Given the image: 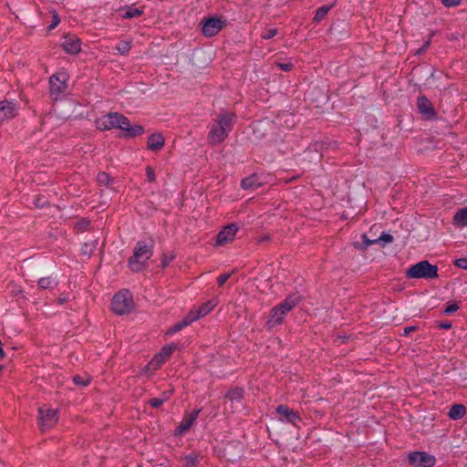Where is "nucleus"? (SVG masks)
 Listing matches in <instances>:
<instances>
[{
	"label": "nucleus",
	"mask_w": 467,
	"mask_h": 467,
	"mask_svg": "<svg viewBox=\"0 0 467 467\" xmlns=\"http://www.w3.org/2000/svg\"><path fill=\"white\" fill-rule=\"evenodd\" d=\"M33 204L36 208H44V207H49L50 202L47 197H46L43 194H36L34 197Z\"/></svg>",
	"instance_id": "nucleus-34"
},
{
	"label": "nucleus",
	"mask_w": 467,
	"mask_h": 467,
	"mask_svg": "<svg viewBox=\"0 0 467 467\" xmlns=\"http://www.w3.org/2000/svg\"><path fill=\"white\" fill-rule=\"evenodd\" d=\"M418 329H419V327H416V326H410V327H406L403 329L402 336H404V337H408L411 332L417 331Z\"/></svg>",
	"instance_id": "nucleus-49"
},
{
	"label": "nucleus",
	"mask_w": 467,
	"mask_h": 467,
	"mask_svg": "<svg viewBox=\"0 0 467 467\" xmlns=\"http://www.w3.org/2000/svg\"><path fill=\"white\" fill-rule=\"evenodd\" d=\"M336 5V3H333L329 5H322L318 7L316 11L315 16L313 18V22L319 23L325 19L327 16L330 9H332Z\"/></svg>",
	"instance_id": "nucleus-28"
},
{
	"label": "nucleus",
	"mask_w": 467,
	"mask_h": 467,
	"mask_svg": "<svg viewBox=\"0 0 467 467\" xmlns=\"http://www.w3.org/2000/svg\"><path fill=\"white\" fill-rule=\"evenodd\" d=\"M124 120H127V117L123 114L110 112L98 119L96 120V127L99 130H109L111 129L121 130L123 124H127Z\"/></svg>",
	"instance_id": "nucleus-7"
},
{
	"label": "nucleus",
	"mask_w": 467,
	"mask_h": 467,
	"mask_svg": "<svg viewBox=\"0 0 467 467\" xmlns=\"http://www.w3.org/2000/svg\"><path fill=\"white\" fill-rule=\"evenodd\" d=\"M58 420V411L54 409H38L37 424L42 431L53 428Z\"/></svg>",
	"instance_id": "nucleus-10"
},
{
	"label": "nucleus",
	"mask_w": 467,
	"mask_h": 467,
	"mask_svg": "<svg viewBox=\"0 0 467 467\" xmlns=\"http://www.w3.org/2000/svg\"><path fill=\"white\" fill-rule=\"evenodd\" d=\"M144 14V7L137 8L134 6H127L125 9V13L122 15V17L125 19H131L134 17H139Z\"/></svg>",
	"instance_id": "nucleus-31"
},
{
	"label": "nucleus",
	"mask_w": 467,
	"mask_h": 467,
	"mask_svg": "<svg viewBox=\"0 0 467 467\" xmlns=\"http://www.w3.org/2000/svg\"><path fill=\"white\" fill-rule=\"evenodd\" d=\"M377 241H379V244L381 247H385L387 244H390L394 241L393 236L390 234H388L386 232H382L379 238H377Z\"/></svg>",
	"instance_id": "nucleus-38"
},
{
	"label": "nucleus",
	"mask_w": 467,
	"mask_h": 467,
	"mask_svg": "<svg viewBox=\"0 0 467 467\" xmlns=\"http://www.w3.org/2000/svg\"><path fill=\"white\" fill-rule=\"evenodd\" d=\"M67 301V297H58L56 302L57 305H63Z\"/></svg>",
	"instance_id": "nucleus-53"
},
{
	"label": "nucleus",
	"mask_w": 467,
	"mask_h": 467,
	"mask_svg": "<svg viewBox=\"0 0 467 467\" xmlns=\"http://www.w3.org/2000/svg\"><path fill=\"white\" fill-rule=\"evenodd\" d=\"M201 410V409H197L193 410L192 412H186L183 415L182 420L175 429V435H182L185 433L197 420Z\"/></svg>",
	"instance_id": "nucleus-16"
},
{
	"label": "nucleus",
	"mask_w": 467,
	"mask_h": 467,
	"mask_svg": "<svg viewBox=\"0 0 467 467\" xmlns=\"http://www.w3.org/2000/svg\"><path fill=\"white\" fill-rule=\"evenodd\" d=\"M59 23H60V17L57 13H55L52 16L51 24L47 26L48 31L54 29L56 26H57V25Z\"/></svg>",
	"instance_id": "nucleus-46"
},
{
	"label": "nucleus",
	"mask_w": 467,
	"mask_h": 467,
	"mask_svg": "<svg viewBox=\"0 0 467 467\" xmlns=\"http://www.w3.org/2000/svg\"><path fill=\"white\" fill-rule=\"evenodd\" d=\"M269 240H270V236L265 234V235L259 236L257 238L256 242H257V244H263V243L267 242Z\"/></svg>",
	"instance_id": "nucleus-50"
},
{
	"label": "nucleus",
	"mask_w": 467,
	"mask_h": 467,
	"mask_svg": "<svg viewBox=\"0 0 467 467\" xmlns=\"http://www.w3.org/2000/svg\"><path fill=\"white\" fill-rule=\"evenodd\" d=\"M302 300V296L298 293L288 295L281 303L274 306L266 322L267 328L271 329L281 325L288 312L293 310Z\"/></svg>",
	"instance_id": "nucleus-3"
},
{
	"label": "nucleus",
	"mask_w": 467,
	"mask_h": 467,
	"mask_svg": "<svg viewBox=\"0 0 467 467\" xmlns=\"http://www.w3.org/2000/svg\"><path fill=\"white\" fill-rule=\"evenodd\" d=\"M454 265L458 268L467 270V258L466 257H461L454 261Z\"/></svg>",
	"instance_id": "nucleus-44"
},
{
	"label": "nucleus",
	"mask_w": 467,
	"mask_h": 467,
	"mask_svg": "<svg viewBox=\"0 0 467 467\" xmlns=\"http://www.w3.org/2000/svg\"><path fill=\"white\" fill-rule=\"evenodd\" d=\"M145 170H146V176H147L148 182L150 183L155 182H156V174H155L154 169L151 166L148 165Z\"/></svg>",
	"instance_id": "nucleus-41"
},
{
	"label": "nucleus",
	"mask_w": 467,
	"mask_h": 467,
	"mask_svg": "<svg viewBox=\"0 0 467 467\" xmlns=\"http://www.w3.org/2000/svg\"><path fill=\"white\" fill-rule=\"evenodd\" d=\"M431 44V38L430 37L427 41L424 42V44L421 46V47L423 48V50H425V52L428 50V48L430 47Z\"/></svg>",
	"instance_id": "nucleus-51"
},
{
	"label": "nucleus",
	"mask_w": 467,
	"mask_h": 467,
	"mask_svg": "<svg viewBox=\"0 0 467 467\" xmlns=\"http://www.w3.org/2000/svg\"><path fill=\"white\" fill-rule=\"evenodd\" d=\"M425 53V50L420 47L416 52L415 55L420 56Z\"/></svg>",
	"instance_id": "nucleus-54"
},
{
	"label": "nucleus",
	"mask_w": 467,
	"mask_h": 467,
	"mask_svg": "<svg viewBox=\"0 0 467 467\" xmlns=\"http://www.w3.org/2000/svg\"><path fill=\"white\" fill-rule=\"evenodd\" d=\"M262 184L260 177L255 173L247 176L241 181V187L244 190L254 191L262 186Z\"/></svg>",
	"instance_id": "nucleus-21"
},
{
	"label": "nucleus",
	"mask_w": 467,
	"mask_h": 467,
	"mask_svg": "<svg viewBox=\"0 0 467 467\" xmlns=\"http://www.w3.org/2000/svg\"><path fill=\"white\" fill-rule=\"evenodd\" d=\"M431 44V38L430 37L427 41L424 42V44L421 46V47L423 48V50H425V52L428 50V48L430 47Z\"/></svg>",
	"instance_id": "nucleus-52"
},
{
	"label": "nucleus",
	"mask_w": 467,
	"mask_h": 467,
	"mask_svg": "<svg viewBox=\"0 0 467 467\" xmlns=\"http://www.w3.org/2000/svg\"><path fill=\"white\" fill-rule=\"evenodd\" d=\"M465 414H466V407L463 404L456 403L451 407V409L448 412V417L451 420H462L465 416Z\"/></svg>",
	"instance_id": "nucleus-23"
},
{
	"label": "nucleus",
	"mask_w": 467,
	"mask_h": 467,
	"mask_svg": "<svg viewBox=\"0 0 467 467\" xmlns=\"http://www.w3.org/2000/svg\"><path fill=\"white\" fill-rule=\"evenodd\" d=\"M441 2L446 7H455L461 4L462 0H441Z\"/></svg>",
	"instance_id": "nucleus-47"
},
{
	"label": "nucleus",
	"mask_w": 467,
	"mask_h": 467,
	"mask_svg": "<svg viewBox=\"0 0 467 467\" xmlns=\"http://www.w3.org/2000/svg\"><path fill=\"white\" fill-rule=\"evenodd\" d=\"M127 124H123V130L125 133L123 134L124 138H135L144 133V127L137 124L134 126L130 125V119L127 118V120H124Z\"/></svg>",
	"instance_id": "nucleus-20"
},
{
	"label": "nucleus",
	"mask_w": 467,
	"mask_h": 467,
	"mask_svg": "<svg viewBox=\"0 0 467 467\" xmlns=\"http://www.w3.org/2000/svg\"><path fill=\"white\" fill-rule=\"evenodd\" d=\"M236 120V114L232 111L221 109L216 119L210 124L207 140L211 145L223 143L233 130Z\"/></svg>",
	"instance_id": "nucleus-1"
},
{
	"label": "nucleus",
	"mask_w": 467,
	"mask_h": 467,
	"mask_svg": "<svg viewBox=\"0 0 467 467\" xmlns=\"http://www.w3.org/2000/svg\"><path fill=\"white\" fill-rule=\"evenodd\" d=\"M165 139L161 133H152L148 137L147 149L151 151L161 150L164 147Z\"/></svg>",
	"instance_id": "nucleus-19"
},
{
	"label": "nucleus",
	"mask_w": 467,
	"mask_h": 467,
	"mask_svg": "<svg viewBox=\"0 0 467 467\" xmlns=\"http://www.w3.org/2000/svg\"><path fill=\"white\" fill-rule=\"evenodd\" d=\"M201 24L202 35L206 37H212L226 26L227 21L218 16H208L204 17Z\"/></svg>",
	"instance_id": "nucleus-9"
},
{
	"label": "nucleus",
	"mask_w": 467,
	"mask_h": 467,
	"mask_svg": "<svg viewBox=\"0 0 467 467\" xmlns=\"http://www.w3.org/2000/svg\"><path fill=\"white\" fill-rule=\"evenodd\" d=\"M69 75L65 69H62L49 78L50 96L57 99L67 88Z\"/></svg>",
	"instance_id": "nucleus-8"
},
{
	"label": "nucleus",
	"mask_w": 467,
	"mask_h": 467,
	"mask_svg": "<svg viewBox=\"0 0 467 467\" xmlns=\"http://www.w3.org/2000/svg\"><path fill=\"white\" fill-rule=\"evenodd\" d=\"M98 240L84 243L81 247V254L83 255L90 257L93 254L94 251L96 250Z\"/></svg>",
	"instance_id": "nucleus-32"
},
{
	"label": "nucleus",
	"mask_w": 467,
	"mask_h": 467,
	"mask_svg": "<svg viewBox=\"0 0 467 467\" xmlns=\"http://www.w3.org/2000/svg\"><path fill=\"white\" fill-rule=\"evenodd\" d=\"M231 277V273H224L217 277V284L219 286H223L227 280Z\"/></svg>",
	"instance_id": "nucleus-45"
},
{
	"label": "nucleus",
	"mask_w": 467,
	"mask_h": 467,
	"mask_svg": "<svg viewBox=\"0 0 467 467\" xmlns=\"http://www.w3.org/2000/svg\"><path fill=\"white\" fill-rule=\"evenodd\" d=\"M72 380L76 386H79V387H87L91 382V379L89 377H87L86 379H84L83 377H81L78 374L75 375L73 377Z\"/></svg>",
	"instance_id": "nucleus-40"
},
{
	"label": "nucleus",
	"mask_w": 467,
	"mask_h": 467,
	"mask_svg": "<svg viewBox=\"0 0 467 467\" xmlns=\"http://www.w3.org/2000/svg\"><path fill=\"white\" fill-rule=\"evenodd\" d=\"M440 329H450L451 328V322L450 321H439L436 326Z\"/></svg>",
	"instance_id": "nucleus-48"
},
{
	"label": "nucleus",
	"mask_w": 467,
	"mask_h": 467,
	"mask_svg": "<svg viewBox=\"0 0 467 467\" xmlns=\"http://www.w3.org/2000/svg\"><path fill=\"white\" fill-rule=\"evenodd\" d=\"M277 34V29L276 28H268V29H265L261 36L264 38V39H271L273 38L275 35Z\"/></svg>",
	"instance_id": "nucleus-42"
},
{
	"label": "nucleus",
	"mask_w": 467,
	"mask_h": 467,
	"mask_svg": "<svg viewBox=\"0 0 467 467\" xmlns=\"http://www.w3.org/2000/svg\"><path fill=\"white\" fill-rule=\"evenodd\" d=\"M91 222L88 218H80L74 224V230L77 233H84L90 228Z\"/></svg>",
	"instance_id": "nucleus-33"
},
{
	"label": "nucleus",
	"mask_w": 467,
	"mask_h": 467,
	"mask_svg": "<svg viewBox=\"0 0 467 467\" xmlns=\"http://www.w3.org/2000/svg\"><path fill=\"white\" fill-rule=\"evenodd\" d=\"M195 320L193 317V314H190V312H189L187 314V316L182 320H181L180 322H177L176 324H174L172 327H171L168 329L167 335H173V334L182 330L183 328H185L186 327H188Z\"/></svg>",
	"instance_id": "nucleus-22"
},
{
	"label": "nucleus",
	"mask_w": 467,
	"mask_h": 467,
	"mask_svg": "<svg viewBox=\"0 0 467 467\" xmlns=\"http://www.w3.org/2000/svg\"><path fill=\"white\" fill-rule=\"evenodd\" d=\"M244 397V389L242 387H234L230 389L226 394L225 398L231 401L241 402Z\"/></svg>",
	"instance_id": "nucleus-24"
},
{
	"label": "nucleus",
	"mask_w": 467,
	"mask_h": 467,
	"mask_svg": "<svg viewBox=\"0 0 467 467\" xmlns=\"http://www.w3.org/2000/svg\"><path fill=\"white\" fill-rule=\"evenodd\" d=\"M439 268L436 265L431 264L428 260L420 261L410 266L405 275L410 279L431 280L439 277Z\"/></svg>",
	"instance_id": "nucleus-4"
},
{
	"label": "nucleus",
	"mask_w": 467,
	"mask_h": 467,
	"mask_svg": "<svg viewBox=\"0 0 467 467\" xmlns=\"http://www.w3.org/2000/svg\"><path fill=\"white\" fill-rule=\"evenodd\" d=\"M154 242L138 241L133 254L128 259V267L133 273H140L148 267V260L153 254Z\"/></svg>",
	"instance_id": "nucleus-2"
},
{
	"label": "nucleus",
	"mask_w": 467,
	"mask_h": 467,
	"mask_svg": "<svg viewBox=\"0 0 467 467\" xmlns=\"http://www.w3.org/2000/svg\"><path fill=\"white\" fill-rule=\"evenodd\" d=\"M162 398H152L150 399L148 403L151 408H160L166 400L169 399L168 392L165 391L162 393Z\"/></svg>",
	"instance_id": "nucleus-35"
},
{
	"label": "nucleus",
	"mask_w": 467,
	"mask_h": 467,
	"mask_svg": "<svg viewBox=\"0 0 467 467\" xmlns=\"http://www.w3.org/2000/svg\"><path fill=\"white\" fill-rule=\"evenodd\" d=\"M61 47L69 55H78L81 51V40L76 35L65 36Z\"/></svg>",
	"instance_id": "nucleus-15"
},
{
	"label": "nucleus",
	"mask_w": 467,
	"mask_h": 467,
	"mask_svg": "<svg viewBox=\"0 0 467 467\" xmlns=\"http://www.w3.org/2000/svg\"><path fill=\"white\" fill-rule=\"evenodd\" d=\"M460 308V305L456 301H449L447 302L445 308L443 309V313L445 315H452Z\"/></svg>",
	"instance_id": "nucleus-39"
},
{
	"label": "nucleus",
	"mask_w": 467,
	"mask_h": 467,
	"mask_svg": "<svg viewBox=\"0 0 467 467\" xmlns=\"http://www.w3.org/2000/svg\"><path fill=\"white\" fill-rule=\"evenodd\" d=\"M18 114L17 105L7 99L0 101V127L5 121L13 119Z\"/></svg>",
	"instance_id": "nucleus-14"
},
{
	"label": "nucleus",
	"mask_w": 467,
	"mask_h": 467,
	"mask_svg": "<svg viewBox=\"0 0 467 467\" xmlns=\"http://www.w3.org/2000/svg\"><path fill=\"white\" fill-rule=\"evenodd\" d=\"M97 182L99 185L106 186L109 189L113 188V184L115 183V179L110 177L109 173L106 171H99L97 174Z\"/></svg>",
	"instance_id": "nucleus-27"
},
{
	"label": "nucleus",
	"mask_w": 467,
	"mask_h": 467,
	"mask_svg": "<svg viewBox=\"0 0 467 467\" xmlns=\"http://www.w3.org/2000/svg\"><path fill=\"white\" fill-rule=\"evenodd\" d=\"M22 293H23V291H22V290H20V289H19V290H16V291H12V294H13V295H15V296H19V295H21Z\"/></svg>",
	"instance_id": "nucleus-55"
},
{
	"label": "nucleus",
	"mask_w": 467,
	"mask_h": 467,
	"mask_svg": "<svg viewBox=\"0 0 467 467\" xmlns=\"http://www.w3.org/2000/svg\"><path fill=\"white\" fill-rule=\"evenodd\" d=\"M3 369H4V366L0 365V372L3 371Z\"/></svg>",
	"instance_id": "nucleus-56"
},
{
	"label": "nucleus",
	"mask_w": 467,
	"mask_h": 467,
	"mask_svg": "<svg viewBox=\"0 0 467 467\" xmlns=\"http://www.w3.org/2000/svg\"><path fill=\"white\" fill-rule=\"evenodd\" d=\"M239 230L236 223H230L223 226L216 235L215 246H223L232 243Z\"/></svg>",
	"instance_id": "nucleus-13"
},
{
	"label": "nucleus",
	"mask_w": 467,
	"mask_h": 467,
	"mask_svg": "<svg viewBox=\"0 0 467 467\" xmlns=\"http://www.w3.org/2000/svg\"><path fill=\"white\" fill-rule=\"evenodd\" d=\"M275 410L281 416L280 420L282 421L296 425L297 420H301L299 412L290 409L287 405L280 404L276 407Z\"/></svg>",
	"instance_id": "nucleus-17"
},
{
	"label": "nucleus",
	"mask_w": 467,
	"mask_h": 467,
	"mask_svg": "<svg viewBox=\"0 0 467 467\" xmlns=\"http://www.w3.org/2000/svg\"><path fill=\"white\" fill-rule=\"evenodd\" d=\"M276 66L285 72H289L294 67V64L292 62H278L276 63Z\"/></svg>",
	"instance_id": "nucleus-43"
},
{
	"label": "nucleus",
	"mask_w": 467,
	"mask_h": 467,
	"mask_svg": "<svg viewBox=\"0 0 467 467\" xmlns=\"http://www.w3.org/2000/svg\"><path fill=\"white\" fill-rule=\"evenodd\" d=\"M58 281L51 276L42 277L37 281V286L41 290L54 289L57 286Z\"/></svg>",
	"instance_id": "nucleus-25"
},
{
	"label": "nucleus",
	"mask_w": 467,
	"mask_h": 467,
	"mask_svg": "<svg viewBox=\"0 0 467 467\" xmlns=\"http://www.w3.org/2000/svg\"><path fill=\"white\" fill-rule=\"evenodd\" d=\"M179 348L177 343L171 342L161 348L160 352L155 354L150 362L144 367L143 370H157L171 358L172 353Z\"/></svg>",
	"instance_id": "nucleus-6"
},
{
	"label": "nucleus",
	"mask_w": 467,
	"mask_h": 467,
	"mask_svg": "<svg viewBox=\"0 0 467 467\" xmlns=\"http://www.w3.org/2000/svg\"><path fill=\"white\" fill-rule=\"evenodd\" d=\"M201 458L202 457L199 452L192 451L182 458L184 462V467H198Z\"/></svg>",
	"instance_id": "nucleus-26"
},
{
	"label": "nucleus",
	"mask_w": 467,
	"mask_h": 467,
	"mask_svg": "<svg viewBox=\"0 0 467 467\" xmlns=\"http://www.w3.org/2000/svg\"><path fill=\"white\" fill-rule=\"evenodd\" d=\"M116 49L120 55H127L129 54L130 50L131 49V42L121 40L118 43L116 46Z\"/></svg>",
	"instance_id": "nucleus-36"
},
{
	"label": "nucleus",
	"mask_w": 467,
	"mask_h": 467,
	"mask_svg": "<svg viewBox=\"0 0 467 467\" xmlns=\"http://www.w3.org/2000/svg\"><path fill=\"white\" fill-rule=\"evenodd\" d=\"M134 307L133 296L130 290L121 289L113 296L111 300V310L119 315L123 316L131 312Z\"/></svg>",
	"instance_id": "nucleus-5"
},
{
	"label": "nucleus",
	"mask_w": 467,
	"mask_h": 467,
	"mask_svg": "<svg viewBox=\"0 0 467 467\" xmlns=\"http://www.w3.org/2000/svg\"><path fill=\"white\" fill-rule=\"evenodd\" d=\"M361 239L363 240L361 244L358 242L353 244L356 249L361 251H366L368 247L370 246L371 244H379V241H377V239H369L366 234H361Z\"/></svg>",
	"instance_id": "nucleus-30"
},
{
	"label": "nucleus",
	"mask_w": 467,
	"mask_h": 467,
	"mask_svg": "<svg viewBox=\"0 0 467 467\" xmlns=\"http://www.w3.org/2000/svg\"><path fill=\"white\" fill-rule=\"evenodd\" d=\"M408 461L412 467H432L436 462L435 457L425 451L410 452Z\"/></svg>",
	"instance_id": "nucleus-11"
},
{
	"label": "nucleus",
	"mask_w": 467,
	"mask_h": 467,
	"mask_svg": "<svg viewBox=\"0 0 467 467\" xmlns=\"http://www.w3.org/2000/svg\"><path fill=\"white\" fill-rule=\"evenodd\" d=\"M217 304L218 300L216 298L208 300L202 303L197 309H192L190 314H193L194 320L196 321L209 314Z\"/></svg>",
	"instance_id": "nucleus-18"
},
{
	"label": "nucleus",
	"mask_w": 467,
	"mask_h": 467,
	"mask_svg": "<svg viewBox=\"0 0 467 467\" xmlns=\"http://www.w3.org/2000/svg\"><path fill=\"white\" fill-rule=\"evenodd\" d=\"M453 222L460 226L467 225V207L461 208L455 213Z\"/></svg>",
	"instance_id": "nucleus-29"
},
{
	"label": "nucleus",
	"mask_w": 467,
	"mask_h": 467,
	"mask_svg": "<svg viewBox=\"0 0 467 467\" xmlns=\"http://www.w3.org/2000/svg\"><path fill=\"white\" fill-rule=\"evenodd\" d=\"M417 109L424 120H432L437 118L435 108L425 95L417 98Z\"/></svg>",
	"instance_id": "nucleus-12"
},
{
	"label": "nucleus",
	"mask_w": 467,
	"mask_h": 467,
	"mask_svg": "<svg viewBox=\"0 0 467 467\" xmlns=\"http://www.w3.org/2000/svg\"><path fill=\"white\" fill-rule=\"evenodd\" d=\"M177 256V254L172 251L171 252L170 254H167L165 253H163L161 254V268L165 269L166 267L169 266L170 263L174 260Z\"/></svg>",
	"instance_id": "nucleus-37"
}]
</instances>
